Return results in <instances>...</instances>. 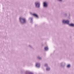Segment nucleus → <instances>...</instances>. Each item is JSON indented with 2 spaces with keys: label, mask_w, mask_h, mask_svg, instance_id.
I'll return each instance as SVG.
<instances>
[{
  "label": "nucleus",
  "mask_w": 74,
  "mask_h": 74,
  "mask_svg": "<svg viewBox=\"0 0 74 74\" xmlns=\"http://www.w3.org/2000/svg\"><path fill=\"white\" fill-rule=\"evenodd\" d=\"M67 67H70V64H69V65H68L67 66Z\"/></svg>",
  "instance_id": "nucleus-9"
},
{
  "label": "nucleus",
  "mask_w": 74,
  "mask_h": 74,
  "mask_svg": "<svg viewBox=\"0 0 74 74\" xmlns=\"http://www.w3.org/2000/svg\"><path fill=\"white\" fill-rule=\"evenodd\" d=\"M45 49L46 51H47V50H48V47H46L45 48Z\"/></svg>",
  "instance_id": "nucleus-8"
},
{
  "label": "nucleus",
  "mask_w": 74,
  "mask_h": 74,
  "mask_svg": "<svg viewBox=\"0 0 74 74\" xmlns=\"http://www.w3.org/2000/svg\"><path fill=\"white\" fill-rule=\"evenodd\" d=\"M38 59H41V58H40V57H38Z\"/></svg>",
  "instance_id": "nucleus-11"
},
{
  "label": "nucleus",
  "mask_w": 74,
  "mask_h": 74,
  "mask_svg": "<svg viewBox=\"0 0 74 74\" xmlns=\"http://www.w3.org/2000/svg\"><path fill=\"white\" fill-rule=\"evenodd\" d=\"M20 21H21V18H20Z\"/></svg>",
  "instance_id": "nucleus-13"
},
{
  "label": "nucleus",
  "mask_w": 74,
  "mask_h": 74,
  "mask_svg": "<svg viewBox=\"0 0 74 74\" xmlns=\"http://www.w3.org/2000/svg\"><path fill=\"white\" fill-rule=\"evenodd\" d=\"M22 20L23 21V23H25L26 22V20L25 18H22Z\"/></svg>",
  "instance_id": "nucleus-5"
},
{
  "label": "nucleus",
  "mask_w": 74,
  "mask_h": 74,
  "mask_svg": "<svg viewBox=\"0 0 74 74\" xmlns=\"http://www.w3.org/2000/svg\"><path fill=\"white\" fill-rule=\"evenodd\" d=\"M44 7H47V4L46 2H44Z\"/></svg>",
  "instance_id": "nucleus-4"
},
{
  "label": "nucleus",
  "mask_w": 74,
  "mask_h": 74,
  "mask_svg": "<svg viewBox=\"0 0 74 74\" xmlns=\"http://www.w3.org/2000/svg\"><path fill=\"white\" fill-rule=\"evenodd\" d=\"M69 26H74V24H69Z\"/></svg>",
  "instance_id": "nucleus-7"
},
{
  "label": "nucleus",
  "mask_w": 74,
  "mask_h": 74,
  "mask_svg": "<svg viewBox=\"0 0 74 74\" xmlns=\"http://www.w3.org/2000/svg\"><path fill=\"white\" fill-rule=\"evenodd\" d=\"M47 66V64H45V66Z\"/></svg>",
  "instance_id": "nucleus-12"
},
{
  "label": "nucleus",
  "mask_w": 74,
  "mask_h": 74,
  "mask_svg": "<svg viewBox=\"0 0 74 74\" xmlns=\"http://www.w3.org/2000/svg\"><path fill=\"white\" fill-rule=\"evenodd\" d=\"M32 15L33 16H34L36 17V18H38V17L37 15L36 14H33Z\"/></svg>",
  "instance_id": "nucleus-3"
},
{
  "label": "nucleus",
  "mask_w": 74,
  "mask_h": 74,
  "mask_svg": "<svg viewBox=\"0 0 74 74\" xmlns=\"http://www.w3.org/2000/svg\"><path fill=\"white\" fill-rule=\"evenodd\" d=\"M40 64H36V67H40Z\"/></svg>",
  "instance_id": "nucleus-6"
},
{
  "label": "nucleus",
  "mask_w": 74,
  "mask_h": 74,
  "mask_svg": "<svg viewBox=\"0 0 74 74\" xmlns=\"http://www.w3.org/2000/svg\"><path fill=\"white\" fill-rule=\"evenodd\" d=\"M63 23H67V24H69V20H64L62 21Z\"/></svg>",
  "instance_id": "nucleus-1"
},
{
  "label": "nucleus",
  "mask_w": 74,
  "mask_h": 74,
  "mask_svg": "<svg viewBox=\"0 0 74 74\" xmlns=\"http://www.w3.org/2000/svg\"><path fill=\"white\" fill-rule=\"evenodd\" d=\"M47 70H49L50 69L49 68H47L46 69Z\"/></svg>",
  "instance_id": "nucleus-10"
},
{
  "label": "nucleus",
  "mask_w": 74,
  "mask_h": 74,
  "mask_svg": "<svg viewBox=\"0 0 74 74\" xmlns=\"http://www.w3.org/2000/svg\"><path fill=\"white\" fill-rule=\"evenodd\" d=\"M37 7H40V3H35Z\"/></svg>",
  "instance_id": "nucleus-2"
},
{
  "label": "nucleus",
  "mask_w": 74,
  "mask_h": 74,
  "mask_svg": "<svg viewBox=\"0 0 74 74\" xmlns=\"http://www.w3.org/2000/svg\"><path fill=\"white\" fill-rule=\"evenodd\" d=\"M60 0V1H61V0Z\"/></svg>",
  "instance_id": "nucleus-14"
}]
</instances>
